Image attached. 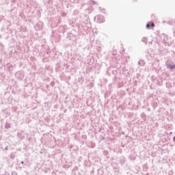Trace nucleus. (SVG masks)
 <instances>
[{
    "label": "nucleus",
    "mask_w": 175,
    "mask_h": 175,
    "mask_svg": "<svg viewBox=\"0 0 175 175\" xmlns=\"http://www.w3.org/2000/svg\"><path fill=\"white\" fill-rule=\"evenodd\" d=\"M170 69H174L175 68V66H170Z\"/></svg>",
    "instance_id": "obj_1"
},
{
    "label": "nucleus",
    "mask_w": 175,
    "mask_h": 175,
    "mask_svg": "<svg viewBox=\"0 0 175 175\" xmlns=\"http://www.w3.org/2000/svg\"><path fill=\"white\" fill-rule=\"evenodd\" d=\"M151 27H152V28H154V27H155V24H154V23H151Z\"/></svg>",
    "instance_id": "obj_2"
},
{
    "label": "nucleus",
    "mask_w": 175,
    "mask_h": 175,
    "mask_svg": "<svg viewBox=\"0 0 175 175\" xmlns=\"http://www.w3.org/2000/svg\"><path fill=\"white\" fill-rule=\"evenodd\" d=\"M146 28H150V23H148V24L146 25Z\"/></svg>",
    "instance_id": "obj_3"
}]
</instances>
